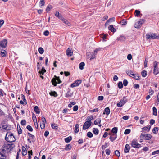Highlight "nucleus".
Wrapping results in <instances>:
<instances>
[{"label": "nucleus", "instance_id": "f257e3e1", "mask_svg": "<svg viewBox=\"0 0 159 159\" xmlns=\"http://www.w3.org/2000/svg\"><path fill=\"white\" fill-rule=\"evenodd\" d=\"M13 139H15V137L13 133L8 132L6 134L5 139L7 142L12 143L15 141Z\"/></svg>", "mask_w": 159, "mask_h": 159}, {"label": "nucleus", "instance_id": "f03ea898", "mask_svg": "<svg viewBox=\"0 0 159 159\" xmlns=\"http://www.w3.org/2000/svg\"><path fill=\"white\" fill-rule=\"evenodd\" d=\"M54 77L51 80V82L52 84L54 86H56L57 84H60L62 82L61 80L59 77L57 76L56 75H54Z\"/></svg>", "mask_w": 159, "mask_h": 159}, {"label": "nucleus", "instance_id": "7ed1b4c3", "mask_svg": "<svg viewBox=\"0 0 159 159\" xmlns=\"http://www.w3.org/2000/svg\"><path fill=\"white\" fill-rule=\"evenodd\" d=\"M126 72L128 75L133 77L137 80H139L140 79V76L133 74V72L131 70H127L126 71Z\"/></svg>", "mask_w": 159, "mask_h": 159}, {"label": "nucleus", "instance_id": "20e7f679", "mask_svg": "<svg viewBox=\"0 0 159 159\" xmlns=\"http://www.w3.org/2000/svg\"><path fill=\"white\" fill-rule=\"evenodd\" d=\"M158 63H159L156 61H155L153 63V66L154 68L153 70V73L155 75L159 73V68L157 67Z\"/></svg>", "mask_w": 159, "mask_h": 159}, {"label": "nucleus", "instance_id": "39448f33", "mask_svg": "<svg viewBox=\"0 0 159 159\" xmlns=\"http://www.w3.org/2000/svg\"><path fill=\"white\" fill-rule=\"evenodd\" d=\"M127 102V100L125 96L123 97L122 99L120 100V102L117 104V106L118 107H122Z\"/></svg>", "mask_w": 159, "mask_h": 159}, {"label": "nucleus", "instance_id": "423d86ee", "mask_svg": "<svg viewBox=\"0 0 159 159\" xmlns=\"http://www.w3.org/2000/svg\"><path fill=\"white\" fill-rule=\"evenodd\" d=\"M140 138L146 140H149L151 138L152 135L149 134H146L142 133L140 135Z\"/></svg>", "mask_w": 159, "mask_h": 159}, {"label": "nucleus", "instance_id": "0eeeda50", "mask_svg": "<svg viewBox=\"0 0 159 159\" xmlns=\"http://www.w3.org/2000/svg\"><path fill=\"white\" fill-rule=\"evenodd\" d=\"M131 145L133 147L135 148H139L141 147V145L138 143L137 140L135 139H134L132 140Z\"/></svg>", "mask_w": 159, "mask_h": 159}, {"label": "nucleus", "instance_id": "6e6552de", "mask_svg": "<svg viewBox=\"0 0 159 159\" xmlns=\"http://www.w3.org/2000/svg\"><path fill=\"white\" fill-rule=\"evenodd\" d=\"M7 43V39H5L2 40L0 41V47L2 48H5L6 47Z\"/></svg>", "mask_w": 159, "mask_h": 159}, {"label": "nucleus", "instance_id": "1a4fd4ad", "mask_svg": "<svg viewBox=\"0 0 159 159\" xmlns=\"http://www.w3.org/2000/svg\"><path fill=\"white\" fill-rule=\"evenodd\" d=\"M92 123L89 121H86L84 124L83 129V130H86L88 129L91 125Z\"/></svg>", "mask_w": 159, "mask_h": 159}, {"label": "nucleus", "instance_id": "9d476101", "mask_svg": "<svg viewBox=\"0 0 159 159\" xmlns=\"http://www.w3.org/2000/svg\"><path fill=\"white\" fill-rule=\"evenodd\" d=\"M81 82L82 80H77L71 84L70 87L72 88H74L78 86L81 84Z\"/></svg>", "mask_w": 159, "mask_h": 159}, {"label": "nucleus", "instance_id": "9b49d317", "mask_svg": "<svg viewBox=\"0 0 159 159\" xmlns=\"http://www.w3.org/2000/svg\"><path fill=\"white\" fill-rule=\"evenodd\" d=\"M145 20L143 19H140V20L135 25V27L138 28L140 25L143 24L145 22Z\"/></svg>", "mask_w": 159, "mask_h": 159}, {"label": "nucleus", "instance_id": "f8f14e48", "mask_svg": "<svg viewBox=\"0 0 159 159\" xmlns=\"http://www.w3.org/2000/svg\"><path fill=\"white\" fill-rule=\"evenodd\" d=\"M4 147H6L7 150H11L13 148L15 147V145L13 143H11V144H8L7 145H4Z\"/></svg>", "mask_w": 159, "mask_h": 159}, {"label": "nucleus", "instance_id": "ddd939ff", "mask_svg": "<svg viewBox=\"0 0 159 159\" xmlns=\"http://www.w3.org/2000/svg\"><path fill=\"white\" fill-rule=\"evenodd\" d=\"M130 149V147L129 144H126L124 148V152L125 153H128L129 152Z\"/></svg>", "mask_w": 159, "mask_h": 159}, {"label": "nucleus", "instance_id": "4468645a", "mask_svg": "<svg viewBox=\"0 0 159 159\" xmlns=\"http://www.w3.org/2000/svg\"><path fill=\"white\" fill-rule=\"evenodd\" d=\"M117 135L116 134H113L112 136L110 137V139L112 142H113L117 138Z\"/></svg>", "mask_w": 159, "mask_h": 159}, {"label": "nucleus", "instance_id": "2eb2a0df", "mask_svg": "<svg viewBox=\"0 0 159 159\" xmlns=\"http://www.w3.org/2000/svg\"><path fill=\"white\" fill-rule=\"evenodd\" d=\"M110 112V109L109 107H106L103 112V114H106L107 116L108 115Z\"/></svg>", "mask_w": 159, "mask_h": 159}, {"label": "nucleus", "instance_id": "dca6fc26", "mask_svg": "<svg viewBox=\"0 0 159 159\" xmlns=\"http://www.w3.org/2000/svg\"><path fill=\"white\" fill-rule=\"evenodd\" d=\"M22 154L23 156H25L27 154L26 149L23 146L22 147Z\"/></svg>", "mask_w": 159, "mask_h": 159}, {"label": "nucleus", "instance_id": "f3484780", "mask_svg": "<svg viewBox=\"0 0 159 159\" xmlns=\"http://www.w3.org/2000/svg\"><path fill=\"white\" fill-rule=\"evenodd\" d=\"M108 29L109 30L111 31V32H116V29L114 28L113 27V25H110L108 26Z\"/></svg>", "mask_w": 159, "mask_h": 159}, {"label": "nucleus", "instance_id": "a211bd4d", "mask_svg": "<svg viewBox=\"0 0 159 159\" xmlns=\"http://www.w3.org/2000/svg\"><path fill=\"white\" fill-rule=\"evenodd\" d=\"M62 22L65 23L67 26L70 27L71 25L70 24V22L66 19L64 18L61 20Z\"/></svg>", "mask_w": 159, "mask_h": 159}, {"label": "nucleus", "instance_id": "6ab92c4d", "mask_svg": "<svg viewBox=\"0 0 159 159\" xmlns=\"http://www.w3.org/2000/svg\"><path fill=\"white\" fill-rule=\"evenodd\" d=\"M72 146L70 144H68L66 145L65 149L66 151H69L71 149Z\"/></svg>", "mask_w": 159, "mask_h": 159}, {"label": "nucleus", "instance_id": "aec40b11", "mask_svg": "<svg viewBox=\"0 0 159 159\" xmlns=\"http://www.w3.org/2000/svg\"><path fill=\"white\" fill-rule=\"evenodd\" d=\"M72 52L71 51V50L69 49V48H68L66 52V55L68 56H70L72 55Z\"/></svg>", "mask_w": 159, "mask_h": 159}, {"label": "nucleus", "instance_id": "412c9836", "mask_svg": "<svg viewBox=\"0 0 159 159\" xmlns=\"http://www.w3.org/2000/svg\"><path fill=\"white\" fill-rule=\"evenodd\" d=\"M126 38L123 35H121L118 38V40L121 42L124 41L125 40Z\"/></svg>", "mask_w": 159, "mask_h": 159}, {"label": "nucleus", "instance_id": "4be33fe9", "mask_svg": "<svg viewBox=\"0 0 159 159\" xmlns=\"http://www.w3.org/2000/svg\"><path fill=\"white\" fill-rule=\"evenodd\" d=\"M79 130V125L78 124H76L75 127L74 132L75 133H77Z\"/></svg>", "mask_w": 159, "mask_h": 159}, {"label": "nucleus", "instance_id": "5701e85b", "mask_svg": "<svg viewBox=\"0 0 159 159\" xmlns=\"http://www.w3.org/2000/svg\"><path fill=\"white\" fill-rule=\"evenodd\" d=\"M32 119L34 122L35 126V123L37 125V120L36 116L34 113L32 114Z\"/></svg>", "mask_w": 159, "mask_h": 159}, {"label": "nucleus", "instance_id": "b1692460", "mask_svg": "<svg viewBox=\"0 0 159 159\" xmlns=\"http://www.w3.org/2000/svg\"><path fill=\"white\" fill-rule=\"evenodd\" d=\"M72 93L70 92V90L69 89V91H68L66 94L65 97L66 98H68L69 97H71L72 95Z\"/></svg>", "mask_w": 159, "mask_h": 159}, {"label": "nucleus", "instance_id": "393cba45", "mask_svg": "<svg viewBox=\"0 0 159 159\" xmlns=\"http://www.w3.org/2000/svg\"><path fill=\"white\" fill-rule=\"evenodd\" d=\"M46 72V70L45 68L44 67H43L41 70H39L38 72L40 74L43 75Z\"/></svg>", "mask_w": 159, "mask_h": 159}, {"label": "nucleus", "instance_id": "a878e982", "mask_svg": "<svg viewBox=\"0 0 159 159\" xmlns=\"http://www.w3.org/2000/svg\"><path fill=\"white\" fill-rule=\"evenodd\" d=\"M72 138L71 136H69L68 137L65 138L64 139L66 143H69L72 140Z\"/></svg>", "mask_w": 159, "mask_h": 159}, {"label": "nucleus", "instance_id": "bb28decb", "mask_svg": "<svg viewBox=\"0 0 159 159\" xmlns=\"http://www.w3.org/2000/svg\"><path fill=\"white\" fill-rule=\"evenodd\" d=\"M34 110L36 114H39L40 111L38 107L37 106H35L34 108Z\"/></svg>", "mask_w": 159, "mask_h": 159}, {"label": "nucleus", "instance_id": "cd10ccee", "mask_svg": "<svg viewBox=\"0 0 159 159\" xmlns=\"http://www.w3.org/2000/svg\"><path fill=\"white\" fill-rule=\"evenodd\" d=\"M101 122V119L100 118L96 119L94 121V124L96 125H98V124H100Z\"/></svg>", "mask_w": 159, "mask_h": 159}, {"label": "nucleus", "instance_id": "c85d7f7f", "mask_svg": "<svg viewBox=\"0 0 159 159\" xmlns=\"http://www.w3.org/2000/svg\"><path fill=\"white\" fill-rule=\"evenodd\" d=\"M49 94L51 96H53L54 97H57L58 96L57 92L55 91H51Z\"/></svg>", "mask_w": 159, "mask_h": 159}, {"label": "nucleus", "instance_id": "c756f323", "mask_svg": "<svg viewBox=\"0 0 159 159\" xmlns=\"http://www.w3.org/2000/svg\"><path fill=\"white\" fill-rule=\"evenodd\" d=\"M31 138V139H32V141L30 140V139L29 138L27 139V141L29 142L30 143H31V142H34L35 141V136L34 135H32L30 137Z\"/></svg>", "mask_w": 159, "mask_h": 159}, {"label": "nucleus", "instance_id": "7c9ffc66", "mask_svg": "<svg viewBox=\"0 0 159 159\" xmlns=\"http://www.w3.org/2000/svg\"><path fill=\"white\" fill-rule=\"evenodd\" d=\"M6 51L4 50H2L1 51V55L2 57H4L6 56Z\"/></svg>", "mask_w": 159, "mask_h": 159}, {"label": "nucleus", "instance_id": "2f4dec72", "mask_svg": "<svg viewBox=\"0 0 159 159\" xmlns=\"http://www.w3.org/2000/svg\"><path fill=\"white\" fill-rule=\"evenodd\" d=\"M53 8L52 6L51 5L49 4L47 7L46 11L47 12H48L50 11V10L51 9H52Z\"/></svg>", "mask_w": 159, "mask_h": 159}, {"label": "nucleus", "instance_id": "473e14b6", "mask_svg": "<svg viewBox=\"0 0 159 159\" xmlns=\"http://www.w3.org/2000/svg\"><path fill=\"white\" fill-rule=\"evenodd\" d=\"M118 128L117 127H115L113 128L111 131V132H112L114 134H116L117 132Z\"/></svg>", "mask_w": 159, "mask_h": 159}, {"label": "nucleus", "instance_id": "72a5a7b5", "mask_svg": "<svg viewBox=\"0 0 159 159\" xmlns=\"http://www.w3.org/2000/svg\"><path fill=\"white\" fill-rule=\"evenodd\" d=\"M152 39H157L159 38L158 36H157L155 33L151 34Z\"/></svg>", "mask_w": 159, "mask_h": 159}, {"label": "nucleus", "instance_id": "f704fd0d", "mask_svg": "<svg viewBox=\"0 0 159 159\" xmlns=\"http://www.w3.org/2000/svg\"><path fill=\"white\" fill-rule=\"evenodd\" d=\"M93 132L95 135H98L99 133V130L97 128H93Z\"/></svg>", "mask_w": 159, "mask_h": 159}, {"label": "nucleus", "instance_id": "c9c22d12", "mask_svg": "<svg viewBox=\"0 0 159 159\" xmlns=\"http://www.w3.org/2000/svg\"><path fill=\"white\" fill-rule=\"evenodd\" d=\"M151 127V126L149 125L148 127H143L142 128V129L144 131H146L148 132L150 129Z\"/></svg>", "mask_w": 159, "mask_h": 159}, {"label": "nucleus", "instance_id": "e433bc0d", "mask_svg": "<svg viewBox=\"0 0 159 159\" xmlns=\"http://www.w3.org/2000/svg\"><path fill=\"white\" fill-rule=\"evenodd\" d=\"M85 65L84 62H81L79 64V68L80 70H82L84 69V67Z\"/></svg>", "mask_w": 159, "mask_h": 159}, {"label": "nucleus", "instance_id": "4c0bfd02", "mask_svg": "<svg viewBox=\"0 0 159 159\" xmlns=\"http://www.w3.org/2000/svg\"><path fill=\"white\" fill-rule=\"evenodd\" d=\"M153 110V115L154 116L157 115V109L156 108L154 107L152 108Z\"/></svg>", "mask_w": 159, "mask_h": 159}, {"label": "nucleus", "instance_id": "58836bf2", "mask_svg": "<svg viewBox=\"0 0 159 159\" xmlns=\"http://www.w3.org/2000/svg\"><path fill=\"white\" fill-rule=\"evenodd\" d=\"M93 117L92 115L88 116L86 119L88 120L87 121H89L91 123H92L91 120H93Z\"/></svg>", "mask_w": 159, "mask_h": 159}, {"label": "nucleus", "instance_id": "ea45409f", "mask_svg": "<svg viewBox=\"0 0 159 159\" xmlns=\"http://www.w3.org/2000/svg\"><path fill=\"white\" fill-rule=\"evenodd\" d=\"M141 75L143 77H145L147 75V71L145 70L142 71L141 72Z\"/></svg>", "mask_w": 159, "mask_h": 159}, {"label": "nucleus", "instance_id": "a19ab883", "mask_svg": "<svg viewBox=\"0 0 159 159\" xmlns=\"http://www.w3.org/2000/svg\"><path fill=\"white\" fill-rule=\"evenodd\" d=\"M28 158L27 159H31V155H33V152L32 150L31 151H29L28 152Z\"/></svg>", "mask_w": 159, "mask_h": 159}, {"label": "nucleus", "instance_id": "79ce46f5", "mask_svg": "<svg viewBox=\"0 0 159 159\" xmlns=\"http://www.w3.org/2000/svg\"><path fill=\"white\" fill-rule=\"evenodd\" d=\"M38 51L39 53L40 54H42L43 53L44 50L42 48L39 47L38 48Z\"/></svg>", "mask_w": 159, "mask_h": 159}, {"label": "nucleus", "instance_id": "37998d69", "mask_svg": "<svg viewBox=\"0 0 159 159\" xmlns=\"http://www.w3.org/2000/svg\"><path fill=\"white\" fill-rule=\"evenodd\" d=\"M158 129L157 127H155L153 128L152 132L153 133L155 134H157V131H158Z\"/></svg>", "mask_w": 159, "mask_h": 159}, {"label": "nucleus", "instance_id": "c03bdc74", "mask_svg": "<svg viewBox=\"0 0 159 159\" xmlns=\"http://www.w3.org/2000/svg\"><path fill=\"white\" fill-rule=\"evenodd\" d=\"M2 128L5 130H10L11 129V127H9V128L7 129V125H2Z\"/></svg>", "mask_w": 159, "mask_h": 159}, {"label": "nucleus", "instance_id": "a18cd8bd", "mask_svg": "<svg viewBox=\"0 0 159 159\" xmlns=\"http://www.w3.org/2000/svg\"><path fill=\"white\" fill-rule=\"evenodd\" d=\"M131 130L130 129H126L125 130L124 133L125 134L127 135L129 134Z\"/></svg>", "mask_w": 159, "mask_h": 159}, {"label": "nucleus", "instance_id": "49530a36", "mask_svg": "<svg viewBox=\"0 0 159 159\" xmlns=\"http://www.w3.org/2000/svg\"><path fill=\"white\" fill-rule=\"evenodd\" d=\"M118 86L119 89H121L123 87V84L121 82H119L118 83Z\"/></svg>", "mask_w": 159, "mask_h": 159}, {"label": "nucleus", "instance_id": "de8ad7c7", "mask_svg": "<svg viewBox=\"0 0 159 159\" xmlns=\"http://www.w3.org/2000/svg\"><path fill=\"white\" fill-rule=\"evenodd\" d=\"M120 23H121L122 24V25H126L127 23V21L123 19L120 22Z\"/></svg>", "mask_w": 159, "mask_h": 159}, {"label": "nucleus", "instance_id": "09e8293b", "mask_svg": "<svg viewBox=\"0 0 159 159\" xmlns=\"http://www.w3.org/2000/svg\"><path fill=\"white\" fill-rule=\"evenodd\" d=\"M99 111V109L98 108H97L95 109H94L93 110H89V111L91 113H93L94 112H97Z\"/></svg>", "mask_w": 159, "mask_h": 159}, {"label": "nucleus", "instance_id": "8fccbe9b", "mask_svg": "<svg viewBox=\"0 0 159 159\" xmlns=\"http://www.w3.org/2000/svg\"><path fill=\"white\" fill-rule=\"evenodd\" d=\"M93 136V134L91 132H88L87 133V136L89 138H92Z\"/></svg>", "mask_w": 159, "mask_h": 159}, {"label": "nucleus", "instance_id": "3c124183", "mask_svg": "<svg viewBox=\"0 0 159 159\" xmlns=\"http://www.w3.org/2000/svg\"><path fill=\"white\" fill-rule=\"evenodd\" d=\"M26 128L30 131L32 132L33 130V128L30 125H27L26 127Z\"/></svg>", "mask_w": 159, "mask_h": 159}, {"label": "nucleus", "instance_id": "603ef678", "mask_svg": "<svg viewBox=\"0 0 159 159\" xmlns=\"http://www.w3.org/2000/svg\"><path fill=\"white\" fill-rule=\"evenodd\" d=\"M115 18L114 17L111 18H110L106 22L105 25L107 24L108 23L110 22H112L115 21Z\"/></svg>", "mask_w": 159, "mask_h": 159}, {"label": "nucleus", "instance_id": "864d4df0", "mask_svg": "<svg viewBox=\"0 0 159 159\" xmlns=\"http://www.w3.org/2000/svg\"><path fill=\"white\" fill-rule=\"evenodd\" d=\"M135 16L137 17L139 16L140 13V11L139 10H135Z\"/></svg>", "mask_w": 159, "mask_h": 159}, {"label": "nucleus", "instance_id": "5fc2aeb1", "mask_svg": "<svg viewBox=\"0 0 159 159\" xmlns=\"http://www.w3.org/2000/svg\"><path fill=\"white\" fill-rule=\"evenodd\" d=\"M51 127L52 129H57L58 128L57 126L55 124H51Z\"/></svg>", "mask_w": 159, "mask_h": 159}, {"label": "nucleus", "instance_id": "6e6d98bb", "mask_svg": "<svg viewBox=\"0 0 159 159\" xmlns=\"http://www.w3.org/2000/svg\"><path fill=\"white\" fill-rule=\"evenodd\" d=\"M44 0H40L39 2V6H44Z\"/></svg>", "mask_w": 159, "mask_h": 159}, {"label": "nucleus", "instance_id": "4d7b16f0", "mask_svg": "<svg viewBox=\"0 0 159 159\" xmlns=\"http://www.w3.org/2000/svg\"><path fill=\"white\" fill-rule=\"evenodd\" d=\"M123 84L125 86H127L128 84V82L126 79H125L123 81Z\"/></svg>", "mask_w": 159, "mask_h": 159}, {"label": "nucleus", "instance_id": "13d9d810", "mask_svg": "<svg viewBox=\"0 0 159 159\" xmlns=\"http://www.w3.org/2000/svg\"><path fill=\"white\" fill-rule=\"evenodd\" d=\"M147 38L149 39H152L151 37V33H149L148 34H147L146 35Z\"/></svg>", "mask_w": 159, "mask_h": 159}, {"label": "nucleus", "instance_id": "bf43d9fd", "mask_svg": "<svg viewBox=\"0 0 159 159\" xmlns=\"http://www.w3.org/2000/svg\"><path fill=\"white\" fill-rule=\"evenodd\" d=\"M115 154L117 157H119L120 156V152L118 150H116L115 151Z\"/></svg>", "mask_w": 159, "mask_h": 159}, {"label": "nucleus", "instance_id": "052dcab7", "mask_svg": "<svg viewBox=\"0 0 159 159\" xmlns=\"http://www.w3.org/2000/svg\"><path fill=\"white\" fill-rule=\"evenodd\" d=\"M108 146V143H106L104 145H102V150L106 148H107Z\"/></svg>", "mask_w": 159, "mask_h": 159}, {"label": "nucleus", "instance_id": "680f3d73", "mask_svg": "<svg viewBox=\"0 0 159 159\" xmlns=\"http://www.w3.org/2000/svg\"><path fill=\"white\" fill-rule=\"evenodd\" d=\"M21 97L22 100H23V101H24V102H26V103L27 102L26 99L25 98V96L22 94H21Z\"/></svg>", "mask_w": 159, "mask_h": 159}, {"label": "nucleus", "instance_id": "e2e57ef3", "mask_svg": "<svg viewBox=\"0 0 159 159\" xmlns=\"http://www.w3.org/2000/svg\"><path fill=\"white\" fill-rule=\"evenodd\" d=\"M21 124L22 125H25L26 124V121L25 120H22L21 121Z\"/></svg>", "mask_w": 159, "mask_h": 159}, {"label": "nucleus", "instance_id": "0e129e2a", "mask_svg": "<svg viewBox=\"0 0 159 159\" xmlns=\"http://www.w3.org/2000/svg\"><path fill=\"white\" fill-rule=\"evenodd\" d=\"M40 126L41 128L42 129H44L45 127V123L41 122L40 123Z\"/></svg>", "mask_w": 159, "mask_h": 159}, {"label": "nucleus", "instance_id": "69168bd1", "mask_svg": "<svg viewBox=\"0 0 159 159\" xmlns=\"http://www.w3.org/2000/svg\"><path fill=\"white\" fill-rule=\"evenodd\" d=\"M78 109V106L77 105L75 106L73 108V110L74 111H76Z\"/></svg>", "mask_w": 159, "mask_h": 159}, {"label": "nucleus", "instance_id": "338daca9", "mask_svg": "<svg viewBox=\"0 0 159 159\" xmlns=\"http://www.w3.org/2000/svg\"><path fill=\"white\" fill-rule=\"evenodd\" d=\"M104 98V97L102 96H99L98 97V99L99 100L102 101L103 100Z\"/></svg>", "mask_w": 159, "mask_h": 159}, {"label": "nucleus", "instance_id": "774afa93", "mask_svg": "<svg viewBox=\"0 0 159 159\" xmlns=\"http://www.w3.org/2000/svg\"><path fill=\"white\" fill-rule=\"evenodd\" d=\"M159 154V150L153 152H152V155H154L156 154Z\"/></svg>", "mask_w": 159, "mask_h": 159}]
</instances>
